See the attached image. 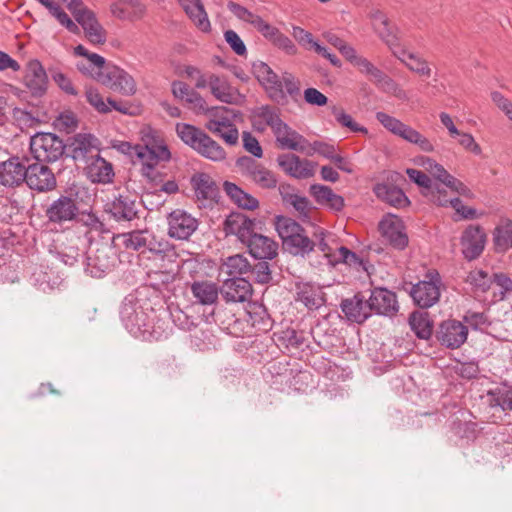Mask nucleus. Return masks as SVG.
Masks as SVG:
<instances>
[{
    "instance_id": "obj_1",
    "label": "nucleus",
    "mask_w": 512,
    "mask_h": 512,
    "mask_svg": "<svg viewBox=\"0 0 512 512\" xmlns=\"http://www.w3.org/2000/svg\"><path fill=\"white\" fill-rule=\"evenodd\" d=\"M256 225V219L242 213H231L224 222V231L226 235H235L255 259L272 260L278 254V244L258 233Z\"/></svg>"
},
{
    "instance_id": "obj_2",
    "label": "nucleus",
    "mask_w": 512,
    "mask_h": 512,
    "mask_svg": "<svg viewBox=\"0 0 512 512\" xmlns=\"http://www.w3.org/2000/svg\"><path fill=\"white\" fill-rule=\"evenodd\" d=\"M129 154L140 160L143 176L151 181L157 178L158 172L155 168L158 163L171 158L167 145L152 129L142 132V144L130 146Z\"/></svg>"
},
{
    "instance_id": "obj_3",
    "label": "nucleus",
    "mask_w": 512,
    "mask_h": 512,
    "mask_svg": "<svg viewBox=\"0 0 512 512\" xmlns=\"http://www.w3.org/2000/svg\"><path fill=\"white\" fill-rule=\"evenodd\" d=\"M120 318L126 330L135 338L153 337L148 308L135 295L129 294L122 302Z\"/></svg>"
},
{
    "instance_id": "obj_4",
    "label": "nucleus",
    "mask_w": 512,
    "mask_h": 512,
    "mask_svg": "<svg viewBox=\"0 0 512 512\" xmlns=\"http://www.w3.org/2000/svg\"><path fill=\"white\" fill-rule=\"evenodd\" d=\"M178 137L201 156L222 161L226 158L225 150L200 128L187 123L176 124Z\"/></svg>"
},
{
    "instance_id": "obj_5",
    "label": "nucleus",
    "mask_w": 512,
    "mask_h": 512,
    "mask_svg": "<svg viewBox=\"0 0 512 512\" xmlns=\"http://www.w3.org/2000/svg\"><path fill=\"white\" fill-rule=\"evenodd\" d=\"M492 423H512V386L502 384L482 396Z\"/></svg>"
},
{
    "instance_id": "obj_6",
    "label": "nucleus",
    "mask_w": 512,
    "mask_h": 512,
    "mask_svg": "<svg viewBox=\"0 0 512 512\" xmlns=\"http://www.w3.org/2000/svg\"><path fill=\"white\" fill-rule=\"evenodd\" d=\"M30 152L36 161L52 163L62 157L65 144L56 134L39 132L30 139Z\"/></svg>"
},
{
    "instance_id": "obj_7",
    "label": "nucleus",
    "mask_w": 512,
    "mask_h": 512,
    "mask_svg": "<svg viewBox=\"0 0 512 512\" xmlns=\"http://www.w3.org/2000/svg\"><path fill=\"white\" fill-rule=\"evenodd\" d=\"M238 172L255 185L263 189H274L277 186L278 179L273 171L257 162L249 156H242L236 160Z\"/></svg>"
},
{
    "instance_id": "obj_8",
    "label": "nucleus",
    "mask_w": 512,
    "mask_h": 512,
    "mask_svg": "<svg viewBox=\"0 0 512 512\" xmlns=\"http://www.w3.org/2000/svg\"><path fill=\"white\" fill-rule=\"evenodd\" d=\"M116 263L117 257L114 248L102 243L88 252L85 271L92 277L101 278L110 272Z\"/></svg>"
},
{
    "instance_id": "obj_9",
    "label": "nucleus",
    "mask_w": 512,
    "mask_h": 512,
    "mask_svg": "<svg viewBox=\"0 0 512 512\" xmlns=\"http://www.w3.org/2000/svg\"><path fill=\"white\" fill-rule=\"evenodd\" d=\"M429 280L419 281L413 285L410 295L414 303L421 308H429L436 304L440 298L441 278L438 272L427 274Z\"/></svg>"
},
{
    "instance_id": "obj_10",
    "label": "nucleus",
    "mask_w": 512,
    "mask_h": 512,
    "mask_svg": "<svg viewBox=\"0 0 512 512\" xmlns=\"http://www.w3.org/2000/svg\"><path fill=\"white\" fill-rule=\"evenodd\" d=\"M25 183L31 190L38 193L50 192L57 186V180L52 170L38 161L27 165Z\"/></svg>"
},
{
    "instance_id": "obj_11",
    "label": "nucleus",
    "mask_w": 512,
    "mask_h": 512,
    "mask_svg": "<svg viewBox=\"0 0 512 512\" xmlns=\"http://www.w3.org/2000/svg\"><path fill=\"white\" fill-rule=\"evenodd\" d=\"M252 71L273 101L280 103L285 99V93L282 91V82L267 63L262 61L254 62L252 64Z\"/></svg>"
},
{
    "instance_id": "obj_12",
    "label": "nucleus",
    "mask_w": 512,
    "mask_h": 512,
    "mask_svg": "<svg viewBox=\"0 0 512 512\" xmlns=\"http://www.w3.org/2000/svg\"><path fill=\"white\" fill-rule=\"evenodd\" d=\"M486 233L480 225H469L462 233L460 244L465 259H477L485 249Z\"/></svg>"
},
{
    "instance_id": "obj_13",
    "label": "nucleus",
    "mask_w": 512,
    "mask_h": 512,
    "mask_svg": "<svg viewBox=\"0 0 512 512\" xmlns=\"http://www.w3.org/2000/svg\"><path fill=\"white\" fill-rule=\"evenodd\" d=\"M78 214L79 208L75 200L64 195L54 200L45 210L48 221L58 225L74 221Z\"/></svg>"
},
{
    "instance_id": "obj_14",
    "label": "nucleus",
    "mask_w": 512,
    "mask_h": 512,
    "mask_svg": "<svg viewBox=\"0 0 512 512\" xmlns=\"http://www.w3.org/2000/svg\"><path fill=\"white\" fill-rule=\"evenodd\" d=\"M167 219L168 235L178 240H188L198 228V220L181 209L172 211Z\"/></svg>"
},
{
    "instance_id": "obj_15",
    "label": "nucleus",
    "mask_w": 512,
    "mask_h": 512,
    "mask_svg": "<svg viewBox=\"0 0 512 512\" xmlns=\"http://www.w3.org/2000/svg\"><path fill=\"white\" fill-rule=\"evenodd\" d=\"M368 303L371 314L393 317L399 310L397 295L384 287L374 288L368 298Z\"/></svg>"
},
{
    "instance_id": "obj_16",
    "label": "nucleus",
    "mask_w": 512,
    "mask_h": 512,
    "mask_svg": "<svg viewBox=\"0 0 512 512\" xmlns=\"http://www.w3.org/2000/svg\"><path fill=\"white\" fill-rule=\"evenodd\" d=\"M253 288L245 277H232L223 281L220 294L226 303H244L252 297Z\"/></svg>"
},
{
    "instance_id": "obj_17",
    "label": "nucleus",
    "mask_w": 512,
    "mask_h": 512,
    "mask_svg": "<svg viewBox=\"0 0 512 512\" xmlns=\"http://www.w3.org/2000/svg\"><path fill=\"white\" fill-rule=\"evenodd\" d=\"M24 85L33 97L40 98L46 94L48 77L39 60L33 59L28 62L24 75Z\"/></svg>"
},
{
    "instance_id": "obj_18",
    "label": "nucleus",
    "mask_w": 512,
    "mask_h": 512,
    "mask_svg": "<svg viewBox=\"0 0 512 512\" xmlns=\"http://www.w3.org/2000/svg\"><path fill=\"white\" fill-rule=\"evenodd\" d=\"M406 174L412 182L423 188L424 196H426L431 202L439 206L447 205L448 197L446 191L441 189L438 184H433L426 173L418 169L407 168Z\"/></svg>"
},
{
    "instance_id": "obj_19",
    "label": "nucleus",
    "mask_w": 512,
    "mask_h": 512,
    "mask_svg": "<svg viewBox=\"0 0 512 512\" xmlns=\"http://www.w3.org/2000/svg\"><path fill=\"white\" fill-rule=\"evenodd\" d=\"M99 141L91 134H77L70 143L71 157L87 164L99 155Z\"/></svg>"
},
{
    "instance_id": "obj_20",
    "label": "nucleus",
    "mask_w": 512,
    "mask_h": 512,
    "mask_svg": "<svg viewBox=\"0 0 512 512\" xmlns=\"http://www.w3.org/2000/svg\"><path fill=\"white\" fill-rule=\"evenodd\" d=\"M26 167L19 157L13 156L0 162V184L7 188H14L25 183Z\"/></svg>"
},
{
    "instance_id": "obj_21",
    "label": "nucleus",
    "mask_w": 512,
    "mask_h": 512,
    "mask_svg": "<svg viewBox=\"0 0 512 512\" xmlns=\"http://www.w3.org/2000/svg\"><path fill=\"white\" fill-rule=\"evenodd\" d=\"M105 211L117 222H130L138 215L135 199L122 194L106 203Z\"/></svg>"
},
{
    "instance_id": "obj_22",
    "label": "nucleus",
    "mask_w": 512,
    "mask_h": 512,
    "mask_svg": "<svg viewBox=\"0 0 512 512\" xmlns=\"http://www.w3.org/2000/svg\"><path fill=\"white\" fill-rule=\"evenodd\" d=\"M467 335V326L457 320H447L441 323L437 337L442 345L456 349L464 344Z\"/></svg>"
},
{
    "instance_id": "obj_23",
    "label": "nucleus",
    "mask_w": 512,
    "mask_h": 512,
    "mask_svg": "<svg viewBox=\"0 0 512 512\" xmlns=\"http://www.w3.org/2000/svg\"><path fill=\"white\" fill-rule=\"evenodd\" d=\"M277 163L286 174L296 179H306L314 175V164L295 154L279 155Z\"/></svg>"
},
{
    "instance_id": "obj_24",
    "label": "nucleus",
    "mask_w": 512,
    "mask_h": 512,
    "mask_svg": "<svg viewBox=\"0 0 512 512\" xmlns=\"http://www.w3.org/2000/svg\"><path fill=\"white\" fill-rule=\"evenodd\" d=\"M379 230L389 244L397 249L403 250L408 245V236L404 232L402 222L396 217H386L379 223Z\"/></svg>"
},
{
    "instance_id": "obj_25",
    "label": "nucleus",
    "mask_w": 512,
    "mask_h": 512,
    "mask_svg": "<svg viewBox=\"0 0 512 512\" xmlns=\"http://www.w3.org/2000/svg\"><path fill=\"white\" fill-rule=\"evenodd\" d=\"M218 111L212 112L214 118L205 124L206 129L220 137L227 145L234 146L238 143L239 132L232 121L226 116H219Z\"/></svg>"
},
{
    "instance_id": "obj_26",
    "label": "nucleus",
    "mask_w": 512,
    "mask_h": 512,
    "mask_svg": "<svg viewBox=\"0 0 512 512\" xmlns=\"http://www.w3.org/2000/svg\"><path fill=\"white\" fill-rule=\"evenodd\" d=\"M104 85L123 95L130 96L136 92V83L131 75L119 67H113L101 78Z\"/></svg>"
},
{
    "instance_id": "obj_27",
    "label": "nucleus",
    "mask_w": 512,
    "mask_h": 512,
    "mask_svg": "<svg viewBox=\"0 0 512 512\" xmlns=\"http://www.w3.org/2000/svg\"><path fill=\"white\" fill-rule=\"evenodd\" d=\"M340 306L346 318L351 322L362 324L371 316L368 299L366 300L359 293L352 298L342 300Z\"/></svg>"
},
{
    "instance_id": "obj_28",
    "label": "nucleus",
    "mask_w": 512,
    "mask_h": 512,
    "mask_svg": "<svg viewBox=\"0 0 512 512\" xmlns=\"http://www.w3.org/2000/svg\"><path fill=\"white\" fill-rule=\"evenodd\" d=\"M77 22L84 30L85 37L91 44L101 45L106 42L107 33L92 10L79 15Z\"/></svg>"
},
{
    "instance_id": "obj_29",
    "label": "nucleus",
    "mask_w": 512,
    "mask_h": 512,
    "mask_svg": "<svg viewBox=\"0 0 512 512\" xmlns=\"http://www.w3.org/2000/svg\"><path fill=\"white\" fill-rule=\"evenodd\" d=\"M273 134L277 143L283 149L303 151L308 144V141L301 134L293 130L285 122H282Z\"/></svg>"
},
{
    "instance_id": "obj_30",
    "label": "nucleus",
    "mask_w": 512,
    "mask_h": 512,
    "mask_svg": "<svg viewBox=\"0 0 512 512\" xmlns=\"http://www.w3.org/2000/svg\"><path fill=\"white\" fill-rule=\"evenodd\" d=\"M189 19L203 32L211 29L210 21L201 0H178Z\"/></svg>"
},
{
    "instance_id": "obj_31",
    "label": "nucleus",
    "mask_w": 512,
    "mask_h": 512,
    "mask_svg": "<svg viewBox=\"0 0 512 512\" xmlns=\"http://www.w3.org/2000/svg\"><path fill=\"white\" fill-rule=\"evenodd\" d=\"M144 11L145 7L139 0H118L111 5V13L120 20H138Z\"/></svg>"
},
{
    "instance_id": "obj_32",
    "label": "nucleus",
    "mask_w": 512,
    "mask_h": 512,
    "mask_svg": "<svg viewBox=\"0 0 512 512\" xmlns=\"http://www.w3.org/2000/svg\"><path fill=\"white\" fill-rule=\"evenodd\" d=\"M147 251L153 255L154 260L162 262L163 266L175 264L179 257L173 244L166 239H157L154 235Z\"/></svg>"
},
{
    "instance_id": "obj_33",
    "label": "nucleus",
    "mask_w": 512,
    "mask_h": 512,
    "mask_svg": "<svg viewBox=\"0 0 512 512\" xmlns=\"http://www.w3.org/2000/svg\"><path fill=\"white\" fill-rule=\"evenodd\" d=\"M392 53L396 56L410 71L425 77L431 76V68L429 63L417 53L406 50H395L391 48Z\"/></svg>"
},
{
    "instance_id": "obj_34",
    "label": "nucleus",
    "mask_w": 512,
    "mask_h": 512,
    "mask_svg": "<svg viewBox=\"0 0 512 512\" xmlns=\"http://www.w3.org/2000/svg\"><path fill=\"white\" fill-rule=\"evenodd\" d=\"M191 185L198 200H213L218 193V187L207 173H196L191 177Z\"/></svg>"
},
{
    "instance_id": "obj_35",
    "label": "nucleus",
    "mask_w": 512,
    "mask_h": 512,
    "mask_svg": "<svg viewBox=\"0 0 512 512\" xmlns=\"http://www.w3.org/2000/svg\"><path fill=\"white\" fill-rule=\"evenodd\" d=\"M85 168L87 175L93 182L109 183L114 176L111 163L107 162L100 155H97L85 164Z\"/></svg>"
},
{
    "instance_id": "obj_36",
    "label": "nucleus",
    "mask_w": 512,
    "mask_h": 512,
    "mask_svg": "<svg viewBox=\"0 0 512 512\" xmlns=\"http://www.w3.org/2000/svg\"><path fill=\"white\" fill-rule=\"evenodd\" d=\"M374 191L378 198L387 202L391 206L403 208L410 204L408 197L402 189L387 183L377 184Z\"/></svg>"
},
{
    "instance_id": "obj_37",
    "label": "nucleus",
    "mask_w": 512,
    "mask_h": 512,
    "mask_svg": "<svg viewBox=\"0 0 512 512\" xmlns=\"http://www.w3.org/2000/svg\"><path fill=\"white\" fill-rule=\"evenodd\" d=\"M296 300L309 310H317L324 304L320 289L310 283L297 284Z\"/></svg>"
},
{
    "instance_id": "obj_38",
    "label": "nucleus",
    "mask_w": 512,
    "mask_h": 512,
    "mask_svg": "<svg viewBox=\"0 0 512 512\" xmlns=\"http://www.w3.org/2000/svg\"><path fill=\"white\" fill-rule=\"evenodd\" d=\"M191 293L199 304L212 305L218 300L220 288L210 281H196L191 285Z\"/></svg>"
},
{
    "instance_id": "obj_39",
    "label": "nucleus",
    "mask_w": 512,
    "mask_h": 512,
    "mask_svg": "<svg viewBox=\"0 0 512 512\" xmlns=\"http://www.w3.org/2000/svg\"><path fill=\"white\" fill-rule=\"evenodd\" d=\"M119 237L122 238V244L126 249L140 251L141 253L147 251L153 240V234L147 229L123 233Z\"/></svg>"
},
{
    "instance_id": "obj_40",
    "label": "nucleus",
    "mask_w": 512,
    "mask_h": 512,
    "mask_svg": "<svg viewBox=\"0 0 512 512\" xmlns=\"http://www.w3.org/2000/svg\"><path fill=\"white\" fill-rule=\"evenodd\" d=\"M209 88L211 94L220 102L226 104L234 103L236 99V91L231 87L225 77L217 74H211Z\"/></svg>"
},
{
    "instance_id": "obj_41",
    "label": "nucleus",
    "mask_w": 512,
    "mask_h": 512,
    "mask_svg": "<svg viewBox=\"0 0 512 512\" xmlns=\"http://www.w3.org/2000/svg\"><path fill=\"white\" fill-rule=\"evenodd\" d=\"M224 191L238 207L254 210L259 206V201L255 197L232 182H224Z\"/></svg>"
},
{
    "instance_id": "obj_42",
    "label": "nucleus",
    "mask_w": 512,
    "mask_h": 512,
    "mask_svg": "<svg viewBox=\"0 0 512 512\" xmlns=\"http://www.w3.org/2000/svg\"><path fill=\"white\" fill-rule=\"evenodd\" d=\"M409 324L418 338L428 340L431 337L433 322L428 312H413L409 317Z\"/></svg>"
},
{
    "instance_id": "obj_43",
    "label": "nucleus",
    "mask_w": 512,
    "mask_h": 512,
    "mask_svg": "<svg viewBox=\"0 0 512 512\" xmlns=\"http://www.w3.org/2000/svg\"><path fill=\"white\" fill-rule=\"evenodd\" d=\"M58 277L54 271L44 266H36L30 276L32 285L46 292L52 290L57 284Z\"/></svg>"
},
{
    "instance_id": "obj_44",
    "label": "nucleus",
    "mask_w": 512,
    "mask_h": 512,
    "mask_svg": "<svg viewBox=\"0 0 512 512\" xmlns=\"http://www.w3.org/2000/svg\"><path fill=\"white\" fill-rule=\"evenodd\" d=\"M396 136L411 144L417 145L423 152L430 153L435 150V146L431 140L405 123H402Z\"/></svg>"
},
{
    "instance_id": "obj_45",
    "label": "nucleus",
    "mask_w": 512,
    "mask_h": 512,
    "mask_svg": "<svg viewBox=\"0 0 512 512\" xmlns=\"http://www.w3.org/2000/svg\"><path fill=\"white\" fill-rule=\"evenodd\" d=\"M283 246L292 255L304 257L314 250L315 241L311 240L303 229Z\"/></svg>"
},
{
    "instance_id": "obj_46",
    "label": "nucleus",
    "mask_w": 512,
    "mask_h": 512,
    "mask_svg": "<svg viewBox=\"0 0 512 512\" xmlns=\"http://www.w3.org/2000/svg\"><path fill=\"white\" fill-rule=\"evenodd\" d=\"M250 270L251 264L248 259L240 254L227 257L223 263V271L229 278L244 277L249 274Z\"/></svg>"
},
{
    "instance_id": "obj_47",
    "label": "nucleus",
    "mask_w": 512,
    "mask_h": 512,
    "mask_svg": "<svg viewBox=\"0 0 512 512\" xmlns=\"http://www.w3.org/2000/svg\"><path fill=\"white\" fill-rule=\"evenodd\" d=\"M493 242L498 251H506L512 243V220L503 219L493 231Z\"/></svg>"
},
{
    "instance_id": "obj_48",
    "label": "nucleus",
    "mask_w": 512,
    "mask_h": 512,
    "mask_svg": "<svg viewBox=\"0 0 512 512\" xmlns=\"http://www.w3.org/2000/svg\"><path fill=\"white\" fill-rule=\"evenodd\" d=\"M338 263H344L350 267L355 268L357 271H367L366 262L364 259L344 246L339 247L337 256L330 260V264L332 265H336Z\"/></svg>"
},
{
    "instance_id": "obj_49",
    "label": "nucleus",
    "mask_w": 512,
    "mask_h": 512,
    "mask_svg": "<svg viewBox=\"0 0 512 512\" xmlns=\"http://www.w3.org/2000/svg\"><path fill=\"white\" fill-rule=\"evenodd\" d=\"M304 228L297 223L295 220L279 216L276 221V230L279 237L282 239L283 245L286 244L290 239L296 236L299 232H302Z\"/></svg>"
},
{
    "instance_id": "obj_50",
    "label": "nucleus",
    "mask_w": 512,
    "mask_h": 512,
    "mask_svg": "<svg viewBox=\"0 0 512 512\" xmlns=\"http://www.w3.org/2000/svg\"><path fill=\"white\" fill-rule=\"evenodd\" d=\"M249 316L252 325L258 330L267 332L272 328V319L263 305L253 304Z\"/></svg>"
},
{
    "instance_id": "obj_51",
    "label": "nucleus",
    "mask_w": 512,
    "mask_h": 512,
    "mask_svg": "<svg viewBox=\"0 0 512 512\" xmlns=\"http://www.w3.org/2000/svg\"><path fill=\"white\" fill-rule=\"evenodd\" d=\"M371 18L375 22V25L379 24L381 26L377 28L379 36L390 48H392L396 42V37L393 33L392 27L390 26L388 18L379 10L373 12Z\"/></svg>"
},
{
    "instance_id": "obj_52",
    "label": "nucleus",
    "mask_w": 512,
    "mask_h": 512,
    "mask_svg": "<svg viewBox=\"0 0 512 512\" xmlns=\"http://www.w3.org/2000/svg\"><path fill=\"white\" fill-rule=\"evenodd\" d=\"M358 70L369 76L374 84L378 87L387 76L382 70L374 66L367 58L359 56L353 64Z\"/></svg>"
},
{
    "instance_id": "obj_53",
    "label": "nucleus",
    "mask_w": 512,
    "mask_h": 512,
    "mask_svg": "<svg viewBox=\"0 0 512 512\" xmlns=\"http://www.w3.org/2000/svg\"><path fill=\"white\" fill-rule=\"evenodd\" d=\"M331 113L341 126L349 128L352 132H359L365 135L368 134V129L355 122L352 116L347 114L342 108L334 105L331 107Z\"/></svg>"
},
{
    "instance_id": "obj_54",
    "label": "nucleus",
    "mask_w": 512,
    "mask_h": 512,
    "mask_svg": "<svg viewBox=\"0 0 512 512\" xmlns=\"http://www.w3.org/2000/svg\"><path fill=\"white\" fill-rule=\"evenodd\" d=\"M283 200L290 204L298 213L302 220L309 219L310 202L307 197L298 194H287L283 196Z\"/></svg>"
},
{
    "instance_id": "obj_55",
    "label": "nucleus",
    "mask_w": 512,
    "mask_h": 512,
    "mask_svg": "<svg viewBox=\"0 0 512 512\" xmlns=\"http://www.w3.org/2000/svg\"><path fill=\"white\" fill-rule=\"evenodd\" d=\"M256 115L272 129V132H274L283 122L280 118L278 109L269 105L259 107Z\"/></svg>"
},
{
    "instance_id": "obj_56",
    "label": "nucleus",
    "mask_w": 512,
    "mask_h": 512,
    "mask_svg": "<svg viewBox=\"0 0 512 512\" xmlns=\"http://www.w3.org/2000/svg\"><path fill=\"white\" fill-rule=\"evenodd\" d=\"M467 282H469L477 291L484 293L491 287L492 277H490L487 272L476 269L468 274Z\"/></svg>"
},
{
    "instance_id": "obj_57",
    "label": "nucleus",
    "mask_w": 512,
    "mask_h": 512,
    "mask_svg": "<svg viewBox=\"0 0 512 512\" xmlns=\"http://www.w3.org/2000/svg\"><path fill=\"white\" fill-rule=\"evenodd\" d=\"M196 113H212L218 108H208L205 99L193 88H190L184 100Z\"/></svg>"
},
{
    "instance_id": "obj_58",
    "label": "nucleus",
    "mask_w": 512,
    "mask_h": 512,
    "mask_svg": "<svg viewBox=\"0 0 512 512\" xmlns=\"http://www.w3.org/2000/svg\"><path fill=\"white\" fill-rule=\"evenodd\" d=\"M279 340L288 349H299L306 342L304 333L301 331H296L294 329H286L285 331H282Z\"/></svg>"
},
{
    "instance_id": "obj_59",
    "label": "nucleus",
    "mask_w": 512,
    "mask_h": 512,
    "mask_svg": "<svg viewBox=\"0 0 512 512\" xmlns=\"http://www.w3.org/2000/svg\"><path fill=\"white\" fill-rule=\"evenodd\" d=\"M49 72L51 74L53 81L57 84V86L64 93H66L67 95H71V96L78 95L77 89L74 87L71 79L68 78L67 75H65L64 73H62L61 71H59L56 68H50Z\"/></svg>"
},
{
    "instance_id": "obj_60",
    "label": "nucleus",
    "mask_w": 512,
    "mask_h": 512,
    "mask_svg": "<svg viewBox=\"0 0 512 512\" xmlns=\"http://www.w3.org/2000/svg\"><path fill=\"white\" fill-rule=\"evenodd\" d=\"M423 165L431 176L443 185H445L448 182V179L452 176L441 164L431 158H425L423 160Z\"/></svg>"
},
{
    "instance_id": "obj_61",
    "label": "nucleus",
    "mask_w": 512,
    "mask_h": 512,
    "mask_svg": "<svg viewBox=\"0 0 512 512\" xmlns=\"http://www.w3.org/2000/svg\"><path fill=\"white\" fill-rule=\"evenodd\" d=\"M249 274H252L254 280L259 284H267L272 280L270 264L266 260H261L255 265H251Z\"/></svg>"
},
{
    "instance_id": "obj_62",
    "label": "nucleus",
    "mask_w": 512,
    "mask_h": 512,
    "mask_svg": "<svg viewBox=\"0 0 512 512\" xmlns=\"http://www.w3.org/2000/svg\"><path fill=\"white\" fill-rule=\"evenodd\" d=\"M280 80L282 82V91L285 95L287 94L293 99H296L300 95V82L293 74L284 72ZM285 100L286 98L282 102Z\"/></svg>"
},
{
    "instance_id": "obj_63",
    "label": "nucleus",
    "mask_w": 512,
    "mask_h": 512,
    "mask_svg": "<svg viewBox=\"0 0 512 512\" xmlns=\"http://www.w3.org/2000/svg\"><path fill=\"white\" fill-rule=\"evenodd\" d=\"M74 54L85 57L90 66L100 70L105 65V59L99 54L89 52L83 45L79 44L74 48Z\"/></svg>"
},
{
    "instance_id": "obj_64",
    "label": "nucleus",
    "mask_w": 512,
    "mask_h": 512,
    "mask_svg": "<svg viewBox=\"0 0 512 512\" xmlns=\"http://www.w3.org/2000/svg\"><path fill=\"white\" fill-rule=\"evenodd\" d=\"M314 152L322 155L323 157L332 160L334 163H342L344 158L335 154V147L322 141H315L312 144Z\"/></svg>"
}]
</instances>
